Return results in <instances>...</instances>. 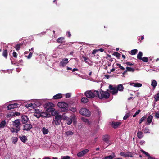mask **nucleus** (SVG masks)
I'll return each instance as SVG.
<instances>
[{
  "label": "nucleus",
  "instance_id": "nucleus-9",
  "mask_svg": "<svg viewBox=\"0 0 159 159\" xmlns=\"http://www.w3.org/2000/svg\"><path fill=\"white\" fill-rule=\"evenodd\" d=\"M110 136L109 135L106 134L102 136L103 141L106 143L108 144L107 146L111 144V143L110 140Z\"/></svg>",
  "mask_w": 159,
  "mask_h": 159
},
{
  "label": "nucleus",
  "instance_id": "nucleus-30",
  "mask_svg": "<svg viewBox=\"0 0 159 159\" xmlns=\"http://www.w3.org/2000/svg\"><path fill=\"white\" fill-rule=\"evenodd\" d=\"M88 99L87 98L83 97L81 99V102L83 103H86L88 102Z\"/></svg>",
  "mask_w": 159,
  "mask_h": 159
},
{
  "label": "nucleus",
  "instance_id": "nucleus-6",
  "mask_svg": "<svg viewBox=\"0 0 159 159\" xmlns=\"http://www.w3.org/2000/svg\"><path fill=\"white\" fill-rule=\"evenodd\" d=\"M80 113L82 115L89 117L90 115V111L87 109L85 108H82L80 111Z\"/></svg>",
  "mask_w": 159,
  "mask_h": 159
},
{
  "label": "nucleus",
  "instance_id": "nucleus-41",
  "mask_svg": "<svg viewBox=\"0 0 159 159\" xmlns=\"http://www.w3.org/2000/svg\"><path fill=\"white\" fill-rule=\"evenodd\" d=\"M154 98L156 102L159 100V93L156 95V96L154 97Z\"/></svg>",
  "mask_w": 159,
  "mask_h": 159
},
{
  "label": "nucleus",
  "instance_id": "nucleus-22",
  "mask_svg": "<svg viewBox=\"0 0 159 159\" xmlns=\"http://www.w3.org/2000/svg\"><path fill=\"white\" fill-rule=\"evenodd\" d=\"M62 98V95L61 94H57L53 97L54 99H57L61 98Z\"/></svg>",
  "mask_w": 159,
  "mask_h": 159
},
{
  "label": "nucleus",
  "instance_id": "nucleus-10",
  "mask_svg": "<svg viewBox=\"0 0 159 159\" xmlns=\"http://www.w3.org/2000/svg\"><path fill=\"white\" fill-rule=\"evenodd\" d=\"M109 89L111 90L110 93L113 95L116 94L118 92V90L116 87H114L112 85H110Z\"/></svg>",
  "mask_w": 159,
  "mask_h": 159
},
{
  "label": "nucleus",
  "instance_id": "nucleus-63",
  "mask_svg": "<svg viewBox=\"0 0 159 159\" xmlns=\"http://www.w3.org/2000/svg\"><path fill=\"white\" fill-rule=\"evenodd\" d=\"M96 111L98 114L99 115L101 113V111L99 109H97Z\"/></svg>",
  "mask_w": 159,
  "mask_h": 159
},
{
  "label": "nucleus",
  "instance_id": "nucleus-57",
  "mask_svg": "<svg viewBox=\"0 0 159 159\" xmlns=\"http://www.w3.org/2000/svg\"><path fill=\"white\" fill-rule=\"evenodd\" d=\"M98 51V50H93L92 52V54H95Z\"/></svg>",
  "mask_w": 159,
  "mask_h": 159
},
{
  "label": "nucleus",
  "instance_id": "nucleus-39",
  "mask_svg": "<svg viewBox=\"0 0 159 159\" xmlns=\"http://www.w3.org/2000/svg\"><path fill=\"white\" fill-rule=\"evenodd\" d=\"M130 116V114L129 113H127L123 117V119L124 120H126Z\"/></svg>",
  "mask_w": 159,
  "mask_h": 159
},
{
  "label": "nucleus",
  "instance_id": "nucleus-59",
  "mask_svg": "<svg viewBox=\"0 0 159 159\" xmlns=\"http://www.w3.org/2000/svg\"><path fill=\"white\" fill-rule=\"evenodd\" d=\"M32 107L34 108H35V107H37V105L34 103H32Z\"/></svg>",
  "mask_w": 159,
  "mask_h": 159
},
{
  "label": "nucleus",
  "instance_id": "nucleus-1",
  "mask_svg": "<svg viewBox=\"0 0 159 159\" xmlns=\"http://www.w3.org/2000/svg\"><path fill=\"white\" fill-rule=\"evenodd\" d=\"M55 113L56 115L55 116L52 123L53 124H55V125L57 126L60 125L61 120L63 119L64 116L65 115V114L64 113L62 115H58L57 113V112L56 111L55 112Z\"/></svg>",
  "mask_w": 159,
  "mask_h": 159
},
{
  "label": "nucleus",
  "instance_id": "nucleus-32",
  "mask_svg": "<svg viewBox=\"0 0 159 159\" xmlns=\"http://www.w3.org/2000/svg\"><path fill=\"white\" fill-rule=\"evenodd\" d=\"M143 53L141 52H139L137 55V58L138 59L141 60L142 59Z\"/></svg>",
  "mask_w": 159,
  "mask_h": 159
},
{
  "label": "nucleus",
  "instance_id": "nucleus-26",
  "mask_svg": "<svg viewBox=\"0 0 159 159\" xmlns=\"http://www.w3.org/2000/svg\"><path fill=\"white\" fill-rule=\"evenodd\" d=\"M113 55L116 56L117 58L119 59L120 57L121 54L118 52H113Z\"/></svg>",
  "mask_w": 159,
  "mask_h": 159
},
{
  "label": "nucleus",
  "instance_id": "nucleus-12",
  "mask_svg": "<svg viewBox=\"0 0 159 159\" xmlns=\"http://www.w3.org/2000/svg\"><path fill=\"white\" fill-rule=\"evenodd\" d=\"M19 106V104L14 103L9 105L7 107L8 110H11L16 108L18 107Z\"/></svg>",
  "mask_w": 159,
  "mask_h": 159
},
{
  "label": "nucleus",
  "instance_id": "nucleus-48",
  "mask_svg": "<svg viewBox=\"0 0 159 159\" xmlns=\"http://www.w3.org/2000/svg\"><path fill=\"white\" fill-rule=\"evenodd\" d=\"M13 54V57H14L15 58H16L17 56V54L16 53V52L15 51H14L13 52V53H12Z\"/></svg>",
  "mask_w": 159,
  "mask_h": 159
},
{
  "label": "nucleus",
  "instance_id": "nucleus-55",
  "mask_svg": "<svg viewBox=\"0 0 159 159\" xmlns=\"http://www.w3.org/2000/svg\"><path fill=\"white\" fill-rule=\"evenodd\" d=\"M125 64L128 66H131L133 65V64L129 62H127L125 63Z\"/></svg>",
  "mask_w": 159,
  "mask_h": 159
},
{
  "label": "nucleus",
  "instance_id": "nucleus-36",
  "mask_svg": "<svg viewBox=\"0 0 159 159\" xmlns=\"http://www.w3.org/2000/svg\"><path fill=\"white\" fill-rule=\"evenodd\" d=\"M138 50L136 49L132 50L131 51V54L132 55H135L137 53Z\"/></svg>",
  "mask_w": 159,
  "mask_h": 159
},
{
  "label": "nucleus",
  "instance_id": "nucleus-16",
  "mask_svg": "<svg viewBox=\"0 0 159 159\" xmlns=\"http://www.w3.org/2000/svg\"><path fill=\"white\" fill-rule=\"evenodd\" d=\"M65 38L63 37H61L58 38L57 40V42L58 43L62 44L65 43Z\"/></svg>",
  "mask_w": 159,
  "mask_h": 159
},
{
  "label": "nucleus",
  "instance_id": "nucleus-27",
  "mask_svg": "<svg viewBox=\"0 0 159 159\" xmlns=\"http://www.w3.org/2000/svg\"><path fill=\"white\" fill-rule=\"evenodd\" d=\"M117 88L118 90L121 91H123L124 87L122 84H120L118 85Z\"/></svg>",
  "mask_w": 159,
  "mask_h": 159
},
{
  "label": "nucleus",
  "instance_id": "nucleus-33",
  "mask_svg": "<svg viewBox=\"0 0 159 159\" xmlns=\"http://www.w3.org/2000/svg\"><path fill=\"white\" fill-rule=\"evenodd\" d=\"M157 81L155 80H153L151 83V85L155 88L157 86Z\"/></svg>",
  "mask_w": 159,
  "mask_h": 159
},
{
  "label": "nucleus",
  "instance_id": "nucleus-64",
  "mask_svg": "<svg viewBox=\"0 0 159 159\" xmlns=\"http://www.w3.org/2000/svg\"><path fill=\"white\" fill-rule=\"evenodd\" d=\"M148 159H156V158H155L154 157L150 156V155L149 156H148Z\"/></svg>",
  "mask_w": 159,
  "mask_h": 159
},
{
  "label": "nucleus",
  "instance_id": "nucleus-40",
  "mask_svg": "<svg viewBox=\"0 0 159 159\" xmlns=\"http://www.w3.org/2000/svg\"><path fill=\"white\" fill-rule=\"evenodd\" d=\"M43 114H41L39 115V114H35V113H34V115L35 116H36L37 118H39V117L40 116H41V117H43L44 116H43Z\"/></svg>",
  "mask_w": 159,
  "mask_h": 159
},
{
  "label": "nucleus",
  "instance_id": "nucleus-8",
  "mask_svg": "<svg viewBox=\"0 0 159 159\" xmlns=\"http://www.w3.org/2000/svg\"><path fill=\"white\" fill-rule=\"evenodd\" d=\"M21 123L19 121V119H17L13 122V125L16 127V133H17L20 130V127Z\"/></svg>",
  "mask_w": 159,
  "mask_h": 159
},
{
  "label": "nucleus",
  "instance_id": "nucleus-25",
  "mask_svg": "<svg viewBox=\"0 0 159 159\" xmlns=\"http://www.w3.org/2000/svg\"><path fill=\"white\" fill-rule=\"evenodd\" d=\"M23 45V43L17 44L15 47V48L17 51H18L20 49V47Z\"/></svg>",
  "mask_w": 159,
  "mask_h": 159
},
{
  "label": "nucleus",
  "instance_id": "nucleus-28",
  "mask_svg": "<svg viewBox=\"0 0 159 159\" xmlns=\"http://www.w3.org/2000/svg\"><path fill=\"white\" fill-rule=\"evenodd\" d=\"M7 51L6 49H4L3 53H2V55L4 56L6 58L7 57Z\"/></svg>",
  "mask_w": 159,
  "mask_h": 159
},
{
  "label": "nucleus",
  "instance_id": "nucleus-45",
  "mask_svg": "<svg viewBox=\"0 0 159 159\" xmlns=\"http://www.w3.org/2000/svg\"><path fill=\"white\" fill-rule=\"evenodd\" d=\"M66 35H67V36L69 38H70L71 36V33L69 31H67L66 32Z\"/></svg>",
  "mask_w": 159,
  "mask_h": 159
},
{
  "label": "nucleus",
  "instance_id": "nucleus-15",
  "mask_svg": "<svg viewBox=\"0 0 159 159\" xmlns=\"http://www.w3.org/2000/svg\"><path fill=\"white\" fill-rule=\"evenodd\" d=\"M68 59L67 58H65L63 59L60 62V64L61 66L63 67L65 66L69 62L68 61Z\"/></svg>",
  "mask_w": 159,
  "mask_h": 159
},
{
  "label": "nucleus",
  "instance_id": "nucleus-47",
  "mask_svg": "<svg viewBox=\"0 0 159 159\" xmlns=\"http://www.w3.org/2000/svg\"><path fill=\"white\" fill-rule=\"evenodd\" d=\"M82 58H83L84 59L85 62L87 63V60L89 59L87 57L83 55L82 56Z\"/></svg>",
  "mask_w": 159,
  "mask_h": 159
},
{
  "label": "nucleus",
  "instance_id": "nucleus-13",
  "mask_svg": "<svg viewBox=\"0 0 159 159\" xmlns=\"http://www.w3.org/2000/svg\"><path fill=\"white\" fill-rule=\"evenodd\" d=\"M89 151V150L88 149H85L83 150L80 152H78L77 154V156L78 157H81L84 155L86 153H87Z\"/></svg>",
  "mask_w": 159,
  "mask_h": 159
},
{
  "label": "nucleus",
  "instance_id": "nucleus-58",
  "mask_svg": "<svg viewBox=\"0 0 159 159\" xmlns=\"http://www.w3.org/2000/svg\"><path fill=\"white\" fill-rule=\"evenodd\" d=\"M145 143V141L144 140H141L139 143L141 145H142L143 144H144Z\"/></svg>",
  "mask_w": 159,
  "mask_h": 159
},
{
  "label": "nucleus",
  "instance_id": "nucleus-18",
  "mask_svg": "<svg viewBox=\"0 0 159 159\" xmlns=\"http://www.w3.org/2000/svg\"><path fill=\"white\" fill-rule=\"evenodd\" d=\"M121 124L120 122H112V126L114 128H116Z\"/></svg>",
  "mask_w": 159,
  "mask_h": 159
},
{
  "label": "nucleus",
  "instance_id": "nucleus-21",
  "mask_svg": "<svg viewBox=\"0 0 159 159\" xmlns=\"http://www.w3.org/2000/svg\"><path fill=\"white\" fill-rule=\"evenodd\" d=\"M20 113L17 112H15L14 113H11L10 114H8V116L9 117L13 116H18L20 115Z\"/></svg>",
  "mask_w": 159,
  "mask_h": 159
},
{
  "label": "nucleus",
  "instance_id": "nucleus-19",
  "mask_svg": "<svg viewBox=\"0 0 159 159\" xmlns=\"http://www.w3.org/2000/svg\"><path fill=\"white\" fill-rule=\"evenodd\" d=\"M116 157V155L114 153H112L111 155L106 156L103 159H112Z\"/></svg>",
  "mask_w": 159,
  "mask_h": 159
},
{
  "label": "nucleus",
  "instance_id": "nucleus-49",
  "mask_svg": "<svg viewBox=\"0 0 159 159\" xmlns=\"http://www.w3.org/2000/svg\"><path fill=\"white\" fill-rule=\"evenodd\" d=\"M81 120L84 122H85V123H86L87 122V121H88V119H87L86 118H85L84 117H82L81 118Z\"/></svg>",
  "mask_w": 159,
  "mask_h": 159
},
{
  "label": "nucleus",
  "instance_id": "nucleus-7",
  "mask_svg": "<svg viewBox=\"0 0 159 159\" xmlns=\"http://www.w3.org/2000/svg\"><path fill=\"white\" fill-rule=\"evenodd\" d=\"M54 104L51 102H48L47 103L46 108V111L52 113L55 111V109L52 107H53Z\"/></svg>",
  "mask_w": 159,
  "mask_h": 159
},
{
  "label": "nucleus",
  "instance_id": "nucleus-54",
  "mask_svg": "<svg viewBox=\"0 0 159 159\" xmlns=\"http://www.w3.org/2000/svg\"><path fill=\"white\" fill-rule=\"evenodd\" d=\"M33 52H30L29 53L28 56L27 58L28 59H30L31 58L32 56Z\"/></svg>",
  "mask_w": 159,
  "mask_h": 159
},
{
  "label": "nucleus",
  "instance_id": "nucleus-23",
  "mask_svg": "<svg viewBox=\"0 0 159 159\" xmlns=\"http://www.w3.org/2000/svg\"><path fill=\"white\" fill-rule=\"evenodd\" d=\"M6 125V120L2 121L0 123V128H4Z\"/></svg>",
  "mask_w": 159,
  "mask_h": 159
},
{
  "label": "nucleus",
  "instance_id": "nucleus-51",
  "mask_svg": "<svg viewBox=\"0 0 159 159\" xmlns=\"http://www.w3.org/2000/svg\"><path fill=\"white\" fill-rule=\"evenodd\" d=\"M62 158L63 159H69L70 158V157L68 156H63Z\"/></svg>",
  "mask_w": 159,
  "mask_h": 159
},
{
  "label": "nucleus",
  "instance_id": "nucleus-46",
  "mask_svg": "<svg viewBox=\"0 0 159 159\" xmlns=\"http://www.w3.org/2000/svg\"><path fill=\"white\" fill-rule=\"evenodd\" d=\"M141 151L142 153L144 154L146 156H149V153H148L147 152L145 151H144L143 150H141Z\"/></svg>",
  "mask_w": 159,
  "mask_h": 159
},
{
  "label": "nucleus",
  "instance_id": "nucleus-29",
  "mask_svg": "<svg viewBox=\"0 0 159 159\" xmlns=\"http://www.w3.org/2000/svg\"><path fill=\"white\" fill-rule=\"evenodd\" d=\"M42 131L43 133L44 134H46L48 133L49 131L48 129H46L45 127H43L42 129Z\"/></svg>",
  "mask_w": 159,
  "mask_h": 159
},
{
  "label": "nucleus",
  "instance_id": "nucleus-60",
  "mask_svg": "<svg viewBox=\"0 0 159 159\" xmlns=\"http://www.w3.org/2000/svg\"><path fill=\"white\" fill-rule=\"evenodd\" d=\"M16 129H15L14 128H12L11 129V130L12 132H16Z\"/></svg>",
  "mask_w": 159,
  "mask_h": 159
},
{
  "label": "nucleus",
  "instance_id": "nucleus-2",
  "mask_svg": "<svg viewBox=\"0 0 159 159\" xmlns=\"http://www.w3.org/2000/svg\"><path fill=\"white\" fill-rule=\"evenodd\" d=\"M98 91L94 90L86 91L84 93V95L88 98H92L94 97H97Z\"/></svg>",
  "mask_w": 159,
  "mask_h": 159
},
{
  "label": "nucleus",
  "instance_id": "nucleus-50",
  "mask_svg": "<svg viewBox=\"0 0 159 159\" xmlns=\"http://www.w3.org/2000/svg\"><path fill=\"white\" fill-rule=\"evenodd\" d=\"M71 97V94L70 93H67L66 94V98H69Z\"/></svg>",
  "mask_w": 159,
  "mask_h": 159
},
{
  "label": "nucleus",
  "instance_id": "nucleus-61",
  "mask_svg": "<svg viewBox=\"0 0 159 159\" xmlns=\"http://www.w3.org/2000/svg\"><path fill=\"white\" fill-rule=\"evenodd\" d=\"M144 131H145V132H146V133H148V132H149V129L148 128H145Z\"/></svg>",
  "mask_w": 159,
  "mask_h": 159
},
{
  "label": "nucleus",
  "instance_id": "nucleus-20",
  "mask_svg": "<svg viewBox=\"0 0 159 159\" xmlns=\"http://www.w3.org/2000/svg\"><path fill=\"white\" fill-rule=\"evenodd\" d=\"M19 138L24 143L25 142L28 140L27 138L25 135H23L22 136H20Z\"/></svg>",
  "mask_w": 159,
  "mask_h": 159
},
{
  "label": "nucleus",
  "instance_id": "nucleus-37",
  "mask_svg": "<svg viewBox=\"0 0 159 159\" xmlns=\"http://www.w3.org/2000/svg\"><path fill=\"white\" fill-rule=\"evenodd\" d=\"M142 86V84L140 83H134L133 86L135 87H140Z\"/></svg>",
  "mask_w": 159,
  "mask_h": 159
},
{
  "label": "nucleus",
  "instance_id": "nucleus-42",
  "mask_svg": "<svg viewBox=\"0 0 159 159\" xmlns=\"http://www.w3.org/2000/svg\"><path fill=\"white\" fill-rule=\"evenodd\" d=\"M18 140V138L16 137H14L12 139V142L14 144H15Z\"/></svg>",
  "mask_w": 159,
  "mask_h": 159
},
{
  "label": "nucleus",
  "instance_id": "nucleus-24",
  "mask_svg": "<svg viewBox=\"0 0 159 159\" xmlns=\"http://www.w3.org/2000/svg\"><path fill=\"white\" fill-rule=\"evenodd\" d=\"M137 136L140 139L143 136V135L142 132L141 131H139L137 133Z\"/></svg>",
  "mask_w": 159,
  "mask_h": 159
},
{
  "label": "nucleus",
  "instance_id": "nucleus-56",
  "mask_svg": "<svg viewBox=\"0 0 159 159\" xmlns=\"http://www.w3.org/2000/svg\"><path fill=\"white\" fill-rule=\"evenodd\" d=\"M155 117L157 118V119L159 118V113L158 112H156L155 113Z\"/></svg>",
  "mask_w": 159,
  "mask_h": 159
},
{
  "label": "nucleus",
  "instance_id": "nucleus-38",
  "mask_svg": "<svg viewBox=\"0 0 159 159\" xmlns=\"http://www.w3.org/2000/svg\"><path fill=\"white\" fill-rule=\"evenodd\" d=\"M116 65L119 68H120L122 70H125V68L121 66V65L119 63H117L116 64Z\"/></svg>",
  "mask_w": 159,
  "mask_h": 159
},
{
  "label": "nucleus",
  "instance_id": "nucleus-62",
  "mask_svg": "<svg viewBox=\"0 0 159 159\" xmlns=\"http://www.w3.org/2000/svg\"><path fill=\"white\" fill-rule=\"evenodd\" d=\"M32 103H30V104H27L26 105V107H32Z\"/></svg>",
  "mask_w": 159,
  "mask_h": 159
},
{
  "label": "nucleus",
  "instance_id": "nucleus-4",
  "mask_svg": "<svg viewBox=\"0 0 159 159\" xmlns=\"http://www.w3.org/2000/svg\"><path fill=\"white\" fill-rule=\"evenodd\" d=\"M57 106L61 108L60 111L62 112H67L68 111V104L64 102H59L57 104Z\"/></svg>",
  "mask_w": 159,
  "mask_h": 159
},
{
  "label": "nucleus",
  "instance_id": "nucleus-11",
  "mask_svg": "<svg viewBox=\"0 0 159 159\" xmlns=\"http://www.w3.org/2000/svg\"><path fill=\"white\" fill-rule=\"evenodd\" d=\"M32 128V125L30 124H25L23 125V130L27 131H30Z\"/></svg>",
  "mask_w": 159,
  "mask_h": 159
},
{
  "label": "nucleus",
  "instance_id": "nucleus-3",
  "mask_svg": "<svg viewBox=\"0 0 159 159\" xmlns=\"http://www.w3.org/2000/svg\"><path fill=\"white\" fill-rule=\"evenodd\" d=\"M110 97V94L107 91H103L102 90L100 92V93L98 91V94L97 95V97L101 99L104 98L106 99H108Z\"/></svg>",
  "mask_w": 159,
  "mask_h": 159
},
{
  "label": "nucleus",
  "instance_id": "nucleus-17",
  "mask_svg": "<svg viewBox=\"0 0 159 159\" xmlns=\"http://www.w3.org/2000/svg\"><path fill=\"white\" fill-rule=\"evenodd\" d=\"M153 116L151 115H150L147 118V124L148 125H150V124L151 123L152 119H153Z\"/></svg>",
  "mask_w": 159,
  "mask_h": 159
},
{
  "label": "nucleus",
  "instance_id": "nucleus-14",
  "mask_svg": "<svg viewBox=\"0 0 159 159\" xmlns=\"http://www.w3.org/2000/svg\"><path fill=\"white\" fill-rule=\"evenodd\" d=\"M28 117L26 115H23L22 116L21 122L23 124H25L29 121Z\"/></svg>",
  "mask_w": 159,
  "mask_h": 159
},
{
  "label": "nucleus",
  "instance_id": "nucleus-35",
  "mask_svg": "<svg viewBox=\"0 0 159 159\" xmlns=\"http://www.w3.org/2000/svg\"><path fill=\"white\" fill-rule=\"evenodd\" d=\"M140 60H142L144 62H147L148 61V59L147 57H142Z\"/></svg>",
  "mask_w": 159,
  "mask_h": 159
},
{
  "label": "nucleus",
  "instance_id": "nucleus-43",
  "mask_svg": "<svg viewBox=\"0 0 159 159\" xmlns=\"http://www.w3.org/2000/svg\"><path fill=\"white\" fill-rule=\"evenodd\" d=\"M66 134L67 135H71L73 134V132L71 131H68L66 132Z\"/></svg>",
  "mask_w": 159,
  "mask_h": 159
},
{
  "label": "nucleus",
  "instance_id": "nucleus-34",
  "mask_svg": "<svg viewBox=\"0 0 159 159\" xmlns=\"http://www.w3.org/2000/svg\"><path fill=\"white\" fill-rule=\"evenodd\" d=\"M126 69L127 71L133 72L135 70L133 68L128 67H127Z\"/></svg>",
  "mask_w": 159,
  "mask_h": 159
},
{
  "label": "nucleus",
  "instance_id": "nucleus-44",
  "mask_svg": "<svg viewBox=\"0 0 159 159\" xmlns=\"http://www.w3.org/2000/svg\"><path fill=\"white\" fill-rule=\"evenodd\" d=\"M70 110L73 112H75L76 111V108L74 107H71L70 108Z\"/></svg>",
  "mask_w": 159,
  "mask_h": 159
},
{
  "label": "nucleus",
  "instance_id": "nucleus-31",
  "mask_svg": "<svg viewBox=\"0 0 159 159\" xmlns=\"http://www.w3.org/2000/svg\"><path fill=\"white\" fill-rule=\"evenodd\" d=\"M125 157H133V153L131 152H126Z\"/></svg>",
  "mask_w": 159,
  "mask_h": 159
},
{
  "label": "nucleus",
  "instance_id": "nucleus-52",
  "mask_svg": "<svg viewBox=\"0 0 159 159\" xmlns=\"http://www.w3.org/2000/svg\"><path fill=\"white\" fill-rule=\"evenodd\" d=\"M120 155L122 156L125 157L126 156V153H125L124 152H122L120 153Z\"/></svg>",
  "mask_w": 159,
  "mask_h": 159
},
{
  "label": "nucleus",
  "instance_id": "nucleus-53",
  "mask_svg": "<svg viewBox=\"0 0 159 159\" xmlns=\"http://www.w3.org/2000/svg\"><path fill=\"white\" fill-rule=\"evenodd\" d=\"M146 119V117L145 116H143L140 119L142 121H144Z\"/></svg>",
  "mask_w": 159,
  "mask_h": 159
},
{
  "label": "nucleus",
  "instance_id": "nucleus-5",
  "mask_svg": "<svg viewBox=\"0 0 159 159\" xmlns=\"http://www.w3.org/2000/svg\"><path fill=\"white\" fill-rule=\"evenodd\" d=\"M76 119V117L75 116H70V118H69L67 116H65V115L64 116V117H63V120H67V123L69 125L72 123L73 120L74 122H75Z\"/></svg>",
  "mask_w": 159,
  "mask_h": 159
}]
</instances>
